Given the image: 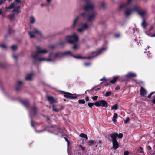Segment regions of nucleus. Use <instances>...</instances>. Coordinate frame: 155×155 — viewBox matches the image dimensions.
Masks as SVG:
<instances>
[{
  "label": "nucleus",
  "instance_id": "obj_6",
  "mask_svg": "<svg viewBox=\"0 0 155 155\" xmlns=\"http://www.w3.org/2000/svg\"><path fill=\"white\" fill-rule=\"evenodd\" d=\"M97 107L101 106L103 107L107 108L108 107V103L105 100H102L96 101Z\"/></svg>",
  "mask_w": 155,
  "mask_h": 155
},
{
  "label": "nucleus",
  "instance_id": "obj_9",
  "mask_svg": "<svg viewBox=\"0 0 155 155\" xmlns=\"http://www.w3.org/2000/svg\"><path fill=\"white\" fill-rule=\"evenodd\" d=\"M105 50L106 48L105 47H103L95 52H92L91 53V54H95V56H97L100 54L102 51H105Z\"/></svg>",
  "mask_w": 155,
  "mask_h": 155
},
{
  "label": "nucleus",
  "instance_id": "obj_53",
  "mask_svg": "<svg viewBox=\"0 0 155 155\" xmlns=\"http://www.w3.org/2000/svg\"><path fill=\"white\" fill-rule=\"evenodd\" d=\"M84 31V29L82 28H81L78 29V31L80 32H81Z\"/></svg>",
  "mask_w": 155,
  "mask_h": 155
},
{
  "label": "nucleus",
  "instance_id": "obj_13",
  "mask_svg": "<svg viewBox=\"0 0 155 155\" xmlns=\"http://www.w3.org/2000/svg\"><path fill=\"white\" fill-rule=\"evenodd\" d=\"M113 148L114 149L116 150L119 147V143L117 141H113Z\"/></svg>",
  "mask_w": 155,
  "mask_h": 155
},
{
  "label": "nucleus",
  "instance_id": "obj_2",
  "mask_svg": "<svg viewBox=\"0 0 155 155\" xmlns=\"http://www.w3.org/2000/svg\"><path fill=\"white\" fill-rule=\"evenodd\" d=\"M65 39L68 43L73 44V49L76 50L78 48V46L76 43L78 41L79 39L78 37L75 34H74L71 35L66 36L65 37Z\"/></svg>",
  "mask_w": 155,
  "mask_h": 155
},
{
  "label": "nucleus",
  "instance_id": "obj_40",
  "mask_svg": "<svg viewBox=\"0 0 155 155\" xmlns=\"http://www.w3.org/2000/svg\"><path fill=\"white\" fill-rule=\"evenodd\" d=\"M34 31L35 33H38L41 36L42 35L41 33L36 28L34 29Z\"/></svg>",
  "mask_w": 155,
  "mask_h": 155
},
{
  "label": "nucleus",
  "instance_id": "obj_1",
  "mask_svg": "<svg viewBox=\"0 0 155 155\" xmlns=\"http://www.w3.org/2000/svg\"><path fill=\"white\" fill-rule=\"evenodd\" d=\"M48 52V51L45 50H41L39 47H37L36 48V51L35 52V54L31 56L33 58V64H35L38 61H51L52 60L51 58H38V54H39L46 53Z\"/></svg>",
  "mask_w": 155,
  "mask_h": 155
},
{
  "label": "nucleus",
  "instance_id": "obj_5",
  "mask_svg": "<svg viewBox=\"0 0 155 155\" xmlns=\"http://www.w3.org/2000/svg\"><path fill=\"white\" fill-rule=\"evenodd\" d=\"M60 91L64 94V96L65 98L70 99H74L77 98L78 97L76 96H74V94L68 92H66L63 91Z\"/></svg>",
  "mask_w": 155,
  "mask_h": 155
},
{
  "label": "nucleus",
  "instance_id": "obj_3",
  "mask_svg": "<svg viewBox=\"0 0 155 155\" xmlns=\"http://www.w3.org/2000/svg\"><path fill=\"white\" fill-rule=\"evenodd\" d=\"M80 15L84 18L87 17L88 21H92L95 19L97 15V12L95 11H93L91 14H89L88 12H84L81 14Z\"/></svg>",
  "mask_w": 155,
  "mask_h": 155
},
{
  "label": "nucleus",
  "instance_id": "obj_4",
  "mask_svg": "<svg viewBox=\"0 0 155 155\" xmlns=\"http://www.w3.org/2000/svg\"><path fill=\"white\" fill-rule=\"evenodd\" d=\"M91 0H84V1L86 3V4L83 8V10L85 12H87L89 11H93L94 8V4L91 2Z\"/></svg>",
  "mask_w": 155,
  "mask_h": 155
},
{
  "label": "nucleus",
  "instance_id": "obj_45",
  "mask_svg": "<svg viewBox=\"0 0 155 155\" xmlns=\"http://www.w3.org/2000/svg\"><path fill=\"white\" fill-rule=\"evenodd\" d=\"M11 48L13 50H15L17 49V47L16 45H13L11 47Z\"/></svg>",
  "mask_w": 155,
  "mask_h": 155
},
{
  "label": "nucleus",
  "instance_id": "obj_48",
  "mask_svg": "<svg viewBox=\"0 0 155 155\" xmlns=\"http://www.w3.org/2000/svg\"><path fill=\"white\" fill-rule=\"evenodd\" d=\"M130 120V118L128 117L125 120H124V123L125 124L127 123Z\"/></svg>",
  "mask_w": 155,
  "mask_h": 155
},
{
  "label": "nucleus",
  "instance_id": "obj_11",
  "mask_svg": "<svg viewBox=\"0 0 155 155\" xmlns=\"http://www.w3.org/2000/svg\"><path fill=\"white\" fill-rule=\"evenodd\" d=\"M125 77L128 78H133L136 77V75L135 73L129 72L125 75Z\"/></svg>",
  "mask_w": 155,
  "mask_h": 155
},
{
  "label": "nucleus",
  "instance_id": "obj_59",
  "mask_svg": "<svg viewBox=\"0 0 155 155\" xmlns=\"http://www.w3.org/2000/svg\"><path fill=\"white\" fill-rule=\"evenodd\" d=\"M22 84V82L20 81H18V85H21Z\"/></svg>",
  "mask_w": 155,
  "mask_h": 155
},
{
  "label": "nucleus",
  "instance_id": "obj_47",
  "mask_svg": "<svg viewBox=\"0 0 155 155\" xmlns=\"http://www.w3.org/2000/svg\"><path fill=\"white\" fill-rule=\"evenodd\" d=\"M155 93V92H152L150 93L149 95L147 97L149 98H150L151 97V96L154 93Z\"/></svg>",
  "mask_w": 155,
  "mask_h": 155
},
{
  "label": "nucleus",
  "instance_id": "obj_60",
  "mask_svg": "<svg viewBox=\"0 0 155 155\" xmlns=\"http://www.w3.org/2000/svg\"><path fill=\"white\" fill-rule=\"evenodd\" d=\"M120 34H115L114 35V37L116 38H118L120 36Z\"/></svg>",
  "mask_w": 155,
  "mask_h": 155
},
{
  "label": "nucleus",
  "instance_id": "obj_28",
  "mask_svg": "<svg viewBox=\"0 0 155 155\" xmlns=\"http://www.w3.org/2000/svg\"><path fill=\"white\" fill-rule=\"evenodd\" d=\"M97 103H96V102H95V103H91V102H89L88 103V106L91 108L93 106V105H95L96 106H97Z\"/></svg>",
  "mask_w": 155,
  "mask_h": 155
},
{
  "label": "nucleus",
  "instance_id": "obj_19",
  "mask_svg": "<svg viewBox=\"0 0 155 155\" xmlns=\"http://www.w3.org/2000/svg\"><path fill=\"white\" fill-rule=\"evenodd\" d=\"M146 13V11H139L138 13V14L142 18V19L144 18V16Z\"/></svg>",
  "mask_w": 155,
  "mask_h": 155
},
{
  "label": "nucleus",
  "instance_id": "obj_23",
  "mask_svg": "<svg viewBox=\"0 0 155 155\" xmlns=\"http://www.w3.org/2000/svg\"><path fill=\"white\" fill-rule=\"evenodd\" d=\"M8 17L11 21L14 20L15 19V14L14 13L9 14Z\"/></svg>",
  "mask_w": 155,
  "mask_h": 155
},
{
  "label": "nucleus",
  "instance_id": "obj_30",
  "mask_svg": "<svg viewBox=\"0 0 155 155\" xmlns=\"http://www.w3.org/2000/svg\"><path fill=\"white\" fill-rule=\"evenodd\" d=\"M96 142L95 141H94L93 140H91L87 142V143L88 145L90 146H92L93 145H94Z\"/></svg>",
  "mask_w": 155,
  "mask_h": 155
},
{
  "label": "nucleus",
  "instance_id": "obj_35",
  "mask_svg": "<svg viewBox=\"0 0 155 155\" xmlns=\"http://www.w3.org/2000/svg\"><path fill=\"white\" fill-rule=\"evenodd\" d=\"M72 57H73L77 58H79V59H86V57H83L81 56H77L75 55H72Z\"/></svg>",
  "mask_w": 155,
  "mask_h": 155
},
{
  "label": "nucleus",
  "instance_id": "obj_25",
  "mask_svg": "<svg viewBox=\"0 0 155 155\" xmlns=\"http://www.w3.org/2000/svg\"><path fill=\"white\" fill-rule=\"evenodd\" d=\"M117 117L118 115L116 113H114L112 121L114 122H115L116 121V119H117Z\"/></svg>",
  "mask_w": 155,
  "mask_h": 155
},
{
  "label": "nucleus",
  "instance_id": "obj_8",
  "mask_svg": "<svg viewBox=\"0 0 155 155\" xmlns=\"http://www.w3.org/2000/svg\"><path fill=\"white\" fill-rule=\"evenodd\" d=\"M63 56V54L62 52H58L55 53H51L49 54V57H52L54 58L61 57Z\"/></svg>",
  "mask_w": 155,
  "mask_h": 155
},
{
  "label": "nucleus",
  "instance_id": "obj_39",
  "mask_svg": "<svg viewBox=\"0 0 155 155\" xmlns=\"http://www.w3.org/2000/svg\"><path fill=\"white\" fill-rule=\"evenodd\" d=\"M0 67L5 68H6V65L5 63L0 62Z\"/></svg>",
  "mask_w": 155,
  "mask_h": 155
},
{
  "label": "nucleus",
  "instance_id": "obj_10",
  "mask_svg": "<svg viewBox=\"0 0 155 155\" xmlns=\"http://www.w3.org/2000/svg\"><path fill=\"white\" fill-rule=\"evenodd\" d=\"M132 12L131 8H127L125 10L124 14L126 17H128L131 14Z\"/></svg>",
  "mask_w": 155,
  "mask_h": 155
},
{
  "label": "nucleus",
  "instance_id": "obj_58",
  "mask_svg": "<svg viewBox=\"0 0 155 155\" xmlns=\"http://www.w3.org/2000/svg\"><path fill=\"white\" fill-rule=\"evenodd\" d=\"M31 124L32 127H34V122L32 120L31 121Z\"/></svg>",
  "mask_w": 155,
  "mask_h": 155
},
{
  "label": "nucleus",
  "instance_id": "obj_15",
  "mask_svg": "<svg viewBox=\"0 0 155 155\" xmlns=\"http://www.w3.org/2000/svg\"><path fill=\"white\" fill-rule=\"evenodd\" d=\"M147 93V91L144 88L141 87L140 88V93L141 96L144 97Z\"/></svg>",
  "mask_w": 155,
  "mask_h": 155
},
{
  "label": "nucleus",
  "instance_id": "obj_41",
  "mask_svg": "<svg viewBox=\"0 0 155 155\" xmlns=\"http://www.w3.org/2000/svg\"><path fill=\"white\" fill-rule=\"evenodd\" d=\"M78 102L80 104H84L85 101L83 99H80L78 100Z\"/></svg>",
  "mask_w": 155,
  "mask_h": 155
},
{
  "label": "nucleus",
  "instance_id": "obj_43",
  "mask_svg": "<svg viewBox=\"0 0 155 155\" xmlns=\"http://www.w3.org/2000/svg\"><path fill=\"white\" fill-rule=\"evenodd\" d=\"M111 94V91H108L106 92L105 94H104V96L105 97H108L110 96Z\"/></svg>",
  "mask_w": 155,
  "mask_h": 155
},
{
  "label": "nucleus",
  "instance_id": "obj_42",
  "mask_svg": "<svg viewBox=\"0 0 155 155\" xmlns=\"http://www.w3.org/2000/svg\"><path fill=\"white\" fill-rule=\"evenodd\" d=\"M28 34L29 35L31 38H35V35L33 34V33L31 31L28 32Z\"/></svg>",
  "mask_w": 155,
  "mask_h": 155
},
{
  "label": "nucleus",
  "instance_id": "obj_49",
  "mask_svg": "<svg viewBox=\"0 0 155 155\" xmlns=\"http://www.w3.org/2000/svg\"><path fill=\"white\" fill-rule=\"evenodd\" d=\"M0 47L5 49L7 48L6 46L4 44H0Z\"/></svg>",
  "mask_w": 155,
  "mask_h": 155
},
{
  "label": "nucleus",
  "instance_id": "obj_7",
  "mask_svg": "<svg viewBox=\"0 0 155 155\" xmlns=\"http://www.w3.org/2000/svg\"><path fill=\"white\" fill-rule=\"evenodd\" d=\"M123 134L122 133L118 134L117 133H113L110 134V137L111 138L112 142L117 141L116 140L117 137L119 139H121L123 137Z\"/></svg>",
  "mask_w": 155,
  "mask_h": 155
},
{
  "label": "nucleus",
  "instance_id": "obj_64",
  "mask_svg": "<svg viewBox=\"0 0 155 155\" xmlns=\"http://www.w3.org/2000/svg\"><path fill=\"white\" fill-rule=\"evenodd\" d=\"M151 102L153 104H155V97L153 99L151 100Z\"/></svg>",
  "mask_w": 155,
  "mask_h": 155
},
{
  "label": "nucleus",
  "instance_id": "obj_36",
  "mask_svg": "<svg viewBox=\"0 0 155 155\" xmlns=\"http://www.w3.org/2000/svg\"><path fill=\"white\" fill-rule=\"evenodd\" d=\"M15 7V6L14 3L11 4L8 7H6V8L7 9H11Z\"/></svg>",
  "mask_w": 155,
  "mask_h": 155
},
{
  "label": "nucleus",
  "instance_id": "obj_27",
  "mask_svg": "<svg viewBox=\"0 0 155 155\" xmlns=\"http://www.w3.org/2000/svg\"><path fill=\"white\" fill-rule=\"evenodd\" d=\"M63 56L66 55H70L72 56V55H73L72 54L71 52V51H68L64 53H63Z\"/></svg>",
  "mask_w": 155,
  "mask_h": 155
},
{
  "label": "nucleus",
  "instance_id": "obj_17",
  "mask_svg": "<svg viewBox=\"0 0 155 155\" xmlns=\"http://www.w3.org/2000/svg\"><path fill=\"white\" fill-rule=\"evenodd\" d=\"M143 148L141 147H139V149L137 151V155H144L143 151Z\"/></svg>",
  "mask_w": 155,
  "mask_h": 155
},
{
  "label": "nucleus",
  "instance_id": "obj_21",
  "mask_svg": "<svg viewBox=\"0 0 155 155\" xmlns=\"http://www.w3.org/2000/svg\"><path fill=\"white\" fill-rule=\"evenodd\" d=\"M118 78L119 77L117 76L114 77L113 79L110 81V83L113 84H115L116 82L117 81L118 79Z\"/></svg>",
  "mask_w": 155,
  "mask_h": 155
},
{
  "label": "nucleus",
  "instance_id": "obj_54",
  "mask_svg": "<svg viewBox=\"0 0 155 155\" xmlns=\"http://www.w3.org/2000/svg\"><path fill=\"white\" fill-rule=\"evenodd\" d=\"M85 100L86 101H89V97L88 96H86L85 97Z\"/></svg>",
  "mask_w": 155,
  "mask_h": 155
},
{
  "label": "nucleus",
  "instance_id": "obj_20",
  "mask_svg": "<svg viewBox=\"0 0 155 155\" xmlns=\"http://www.w3.org/2000/svg\"><path fill=\"white\" fill-rule=\"evenodd\" d=\"M48 100L50 102V104L53 103L55 102V101L54 98L51 96H48L47 97Z\"/></svg>",
  "mask_w": 155,
  "mask_h": 155
},
{
  "label": "nucleus",
  "instance_id": "obj_37",
  "mask_svg": "<svg viewBox=\"0 0 155 155\" xmlns=\"http://www.w3.org/2000/svg\"><path fill=\"white\" fill-rule=\"evenodd\" d=\"M30 22L31 24H33L35 21V20L33 16H31L30 18Z\"/></svg>",
  "mask_w": 155,
  "mask_h": 155
},
{
  "label": "nucleus",
  "instance_id": "obj_44",
  "mask_svg": "<svg viewBox=\"0 0 155 155\" xmlns=\"http://www.w3.org/2000/svg\"><path fill=\"white\" fill-rule=\"evenodd\" d=\"M8 33L9 34H11L14 32V31L11 28H9L8 30Z\"/></svg>",
  "mask_w": 155,
  "mask_h": 155
},
{
  "label": "nucleus",
  "instance_id": "obj_18",
  "mask_svg": "<svg viewBox=\"0 0 155 155\" xmlns=\"http://www.w3.org/2000/svg\"><path fill=\"white\" fill-rule=\"evenodd\" d=\"M32 73H30L26 75L25 78V80L27 81H31L32 80Z\"/></svg>",
  "mask_w": 155,
  "mask_h": 155
},
{
  "label": "nucleus",
  "instance_id": "obj_38",
  "mask_svg": "<svg viewBox=\"0 0 155 155\" xmlns=\"http://www.w3.org/2000/svg\"><path fill=\"white\" fill-rule=\"evenodd\" d=\"M82 27L84 29H87L88 27V26L86 23L83 24L82 25Z\"/></svg>",
  "mask_w": 155,
  "mask_h": 155
},
{
  "label": "nucleus",
  "instance_id": "obj_31",
  "mask_svg": "<svg viewBox=\"0 0 155 155\" xmlns=\"http://www.w3.org/2000/svg\"><path fill=\"white\" fill-rule=\"evenodd\" d=\"M118 108V105L117 104H115L113 105L111 107V110H116Z\"/></svg>",
  "mask_w": 155,
  "mask_h": 155
},
{
  "label": "nucleus",
  "instance_id": "obj_50",
  "mask_svg": "<svg viewBox=\"0 0 155 155\" xmlns=\"http://www.w3.org/2000/svg\"><path fill=\"white\" fill-rule=\"evenodd\" d=\"M98 97V96H94L93 97H92V99L94 101H96V100H97V99Z\"/></svg>",
  "mask_w": 155,
  "mask_h": 155
},
{
  "label": "nucleus",
  "instance_id": "obj_51",
  "mask_svg": "<svg viewBox=\"0 0 155 155\" xmlns=\"http://www.w3.org/2000/svg\"><path fill=\"white\" fill-rule=\"evenodd\" d=\"M64 138L65 139V141L67 142L68 146L70 144V142L68 138L66 137H64Z\"/></svg>",
  "mask_w": 155,
  "mask_h": 155
},
{
  "label": "nucleus",
  "instance_id": "obj_57",
  "mask_svg": "<svg viewBox=\"0 0 155 155\" xmlns=\"http://www.w3.org/2000/svg\"><path fill=\"white\" fill-rule=\"evenodd\" d=\"M12 57L13 58L15 59L16 61H17L18 59V56L17 55H12Z\"/></svg>",
  "mask_w": 155,
  "mask_h": 155
},
{
  "label": "nucleus",
  "instance_id": "obj_56",
  "mask_svg": "<svg viewBox=\"0 0 155 155\" xmlns=\"http://www.w3.org/2000/svg\"><path fill=\"white\" fill-rule=\"evenodd\" d=\"M55 46L54 45H51L49 46V48L52 49H54L55 48Z\"/></svg>",
  "mask_w": 155,
  "mask_h": 155
},
{
  "label": "nucleus",
  "instance_id": "obj_61",
  "mask_svg": "<svg viewBox=\"0 0 155 155\" xmlns=\"http://www.w3.org/2000/svg\"><path fill=\"white\" fill-rule=\"evenodd\" d=\"M129 153L128 151H126L124 152V155H128Z\"/></svg>",
  "mask_w": 155,
  "mask_h": 155
},
{
  "label": "nucleus",
  "instance_id": "obj_26",
  "mask_svg": "<svg viewBox=\"0 0 155 155\" xmlns=\"http://www.w3.org/2000/svg\"><path fill=\"white\" fill-rule=\"evenodd\" d=\"M20 6H17L15 7L13 10V12H17L18 14L19 13V9H20Z\"/></svg>",
  "mask_w": 155,
  "mask_h": 155
},
{
  "label": "nucleus",
  "instance_id": "obj_12",
  "mask_svg": "<svg viewBox=\"0 0 155 155\" xmlns=\"http://www.w3.org/2000/svg\"><path fill=\"white\" fill-rule=\"evenodd\" d=\"M76 150L79 151H82L84 152L85 151V147H83L81 145H77L76 147Z\"/></svg>",
  "mask_w": 155,
  "mask_h": 155
},
{
  "label": "nucleus",
  "instance_id": "obj_24",
  "mask_svg": "<svg viewBox=\"0 0 155 155\" xmlns=\"http://www.w3.org/2000/svg\"><path fill=\"white\" fill-rule=\"evenodd\" d=\"M147 25V24L146 23V21L144 19H143L142 22L141 23V26L142 27L144 28H145Z\"/></svg>",
  "mask_w": 155,
  "mask_h": 155
},
{
  "label": "nucleus",
  "instance_id": "obj_29",
  "mask_svg": "<svg viewBox=\"0 0 155 155\" xmlns=\"http://www.w3.org/2000/svg\"><path fill=\"white\" fill-rule=\"evenodd\" d=\"M79 136L82 138H85L86 140H88V138L87 135L84 133H81Z\"/></svg>",
  "mask_w": 155,
  "mask_h": 155
},
{
  "label": "nucleus",
  "instance_id": "obj_32",
  "mask_svg": "<svg viewBox=\"0 0 155 155\" xmlns=\"http://www.w3.org/2000/svg\"><path fill=\"white\" fill-rule=\"evenodd\" d=\"M131 9L132 12H133V11H135L137 12L138 13V11H139L138 10V8L137 6H135Z\"/></svg>",
  "mask_w": 155,
  "mask_h": 155
},
{
  "label": "nucleus",
  "instance_id": "obj_63",
  "mask_svg": "<svg viewBox=\"0 0 155 155\" xmlns=\"http://www.w3.org/2000/svg\"><path fill=\"white\" fill-rule=\"evenodd\" d=\"M15 1L17 3H21V0H15Z\"/></svg>",
  "mask_w": 155,
  "mask_h": 155
},
{
  "label": "nucleus",
  "instance_id": "obj_46",
  "mask_svg": "<svg viewBox=\"0 0 155 155\" xmlns=\"http://www.w3.org/2000/svg\"><path fill=\"white\" fill-rule=\"evenodd\" d=\"M65 42L64 41H61L59 43H58L57 44L58 45H65Z\"/></svg>",
  "mask_w": 155,
  "mask_h": 155
},
{
  "label": "nucleus",
  "instance_id": "obj_33",
  "mask_svg": "<svg viewBox=\"0 0 155 155\" xmlns=\"http://www.w3.org/2000/svg\"><path fill=\"white\" fill-rule=\"evenodd\" d=\"M53 110L54 111L56 112H58L59 111V110L57 109L55 105H53L52 107Z\"/></svg>",
  "mask_w": 155,
  "mask_h": 155
},
{
  "label": "nucleus",
  "instance_id": "obj_62",
  "mask_svg": "<svg viewBox=\"0 0 155 155\" xmlns=\"http://www.w3.org/2000/svg\"><path fill=\"white\" fill-rule=\"evenodd\" d=\"M90 65V63H85L84 64V65L85 66H88Z\"/></svg>",
  "mask_w": 155,
  "mask_h": 155
},
{
  "label": "nucleus",
  "instance_id": "obj_22",
  "mask_svg": "<svg viewBox=\"0 0 155 155\" xmlns=\"http://www.w3.org/2000/svg\"><path fill=\"white\" fill-rule=\"evenodd\" d=\"M31 110L33 112L34 114L35 115H36L37 114V108L35 106H33L31 108Z\"/></svg>",
  "mask_w": 155,
  "mask_h": 155
},
{
  "label": "nucleus",
  "instance_id": "obj_16",
  "mask_svg": "<svg viewBox=\"0 0 155 155\" xmlns=\"http://www.w3.org/2000/svg\"><path fill=\"white\" fill-rule=\"evenodd\" d=\"M21 103L26 108L29 107L30 103L28 101H21Z\"/></svg>",
  "mask_w": 155,
  "mask_h": 155
},
{
  "label": "nucleus",
  "instance_id": "obj_34",
  "mask_svg": "<svg viewBox=\"0 0 155 155\" xmlns=\"http://www.w3.org/2000/svg\"><path fill=\"white\" fill-rule=\"evenodd\" d=\"M78 18V16L77 17H76V18H75V20H74V23H73V28H74V27H75V26H76V22H77Z\"/></svg>",
  "mask_w": 155,
  "mask_h": 155
},
{
  "label": "nucleus",
  "instance_id": "obj_55",
  "mask_svg": "<svg viewBox=\"0 0 155 155\" xmlns=\"http://www.w3.org/2000/svg\"><path fill=\"white\" fill-rule=\"evenodd\" d=\"M16 90L17 91H20L21 90V87H20L19 86H17L16 87Z\"/></svg>",
  "mask_w": 155,
  "mask_h": 155
},
{
  "label": "nucleus",
  "instance_id": "obj_52",
  "mask_svg": "<svg viewBox=\"0 0 155 155\" xmlns=\"http://www.w3.org/2000/svg\"><path fill=\"white\" fill-rule=\"evenodd\" d=\"M100 6L101 8H105V4L104 3H102L101 4Z\"/></svg>",
  "mask_w": 155,
  "mask_h": 155
},
{
  "label": "nucleus",
  "instance_id": "obj_14",
  "mask_svg": "<svg viewBox=\"0 0 155 155\" xmlns=\"http://www.w3.org/2000/svg\"><path fill=\"white\" fill-rule=\"evenodd\" d=\"M132 1V0H127V3L121 5H120L119 8L120 9H121L123 8L126 7L128 5H129L130 3V2Z\"/></svg>",
  "mask_w": 155,
  "mask_h": 155
}]
</instances>
